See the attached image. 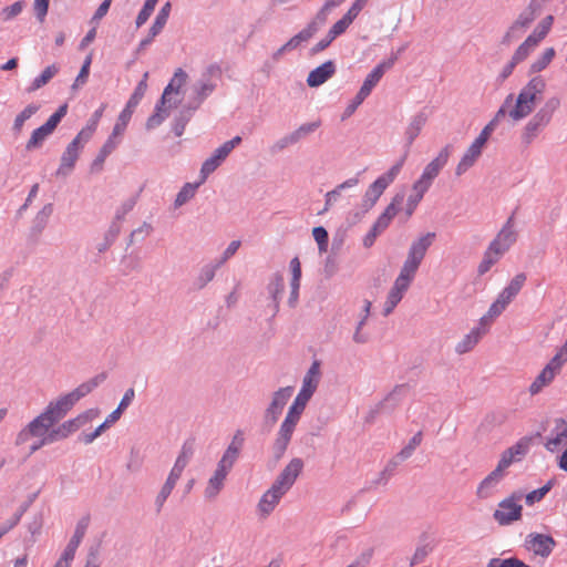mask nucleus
Here are the masks:
<instances>
[{"mask_svg":"<svg viewBox=\"0 0 567 567\" xmlns=\"http://www.w3.org/2000/svg\"><path fill=\"white\" fill-rule=\"evenodd\" d=\"M402 200H403V196L396 195L393 198L392 203L384 209L382 215H384L386 218L392 220L394 218V216L398 214V212H399L398 206L402 203Z\"/></svg>","mask_w":567,"mask_h":567,"instance_id":"obj_61","label":"nucleus"},{"mask_svg":"<svg viewBox=\"0 0 567 567\" xmlns=\"http://www.w3.org/2000/svg\"><path fill=\"white\" fill-rule=\"evenodd\" d=\"M187 73L183 69H177L174 73V76L167 84V86L164 89V92L162 94V104L165 105L166 103L172 102V94H178L182 86L187 81Z\"/></svg>","mask_w":567,"mask_h":567,"instance_id":"obj_29","label":"nucleus"},{"mask_svg":"<svg viewBox=\"0 0 567 567\" xmlns=\"http://www.w3.org/2000/svg\"><path fill=\"white\" fill-rule=\"evenodd\" d=\"M105 104H102L91 116L86 125L79 132L84 138H91L97 128L100 120L103 116Z\"/></svg>","mask_w":567,"mask_h":567,"instance_id":"obj_41","label":"nucleus"},{"mask_svg":"<svg viewBox=\"0 0 567 567\" xmlns=\"http://www.w3.org/2000/svg\"><path fill=\"white\" fill-rule=\"evenodd\" d=\"M516 238L513 217H511L489 245L492 250L496 249L499 255H504L514 245Z\"/></svg>","mask_w":567,"mask_h":567,"instance_id":"obj_16","label":"nucleus"},{"mask_svg":"<svg viewBox=\"0 0 567 567\" xmlns=\"http://www.w3.org/2000/svg\"><path fill=\"white\" fill-rule=\"evenodd\" d=\"M524 34L525 31L513 22L505 32L502 42L506 45H509L513 42L519 40Z\"/></svg>","mask_w":567,"mask_h":567,"instance_id":"obj_56","label":"nucleus"},{"mask_svg":"<svg viewBox=\"0 0 567 567\" xmlns=\"http://www.w3.org/2000/svg\"><path fill=\"white\" fill-rule=\"evenodd\" d=\"M303 468V462L302 460L296 457L292 458L288 465L282 470V472L279 474L277 480L275 481L274 485L278 486L284 492H288L293 483L296 482L297 477L301 473Z\"/></svg>","mask_w":567,"mask_h":567,"instance_id":"obj_15","label":"nucleus"},{"mask_svg":"<svg viewBox=\"0 0 567 567\" xmlns=\"http://www.w3.org/2000/svg\"><path fill=\"white\" fill-rule=\"evenodd\" d=\"M320 126V122L306 123L299 126L289 137L290 143H296L308 134H311Z\"/></svg>","mask_w":567,"mask_h":567,"instance_id":"obj_49","label":"nucleus"},{"mask_svg":"<svg viewBox=\"0 0 567 567\" xmlns=\"http://www.w3.org/2000/svg\"><path fill=\"white\" fill-rule=\"evenodd\" d=\"M554 17L546 16L534 29V31L518 45L511 60L501 72L502 80L507 79L514 71L515 66L526 60L529 54L538 47V44L547 37L551 30Z\"/></svg>","mask_w":567,"mask_h":567,"instance_id":"obj_2","label":"nucleus"},{"mask_svg":"<svg viewBox=\"0 0 567 567\" xmlns=\"http://www.w3.org/2000/svg\"><path fill=\"white\" fill-rule=\"evenodd\" d=\"M512 101L513 94L507 95L503 105L496 112L494 118L481 131L478 136L475 138L476 142L485 146L496 124L501 121L502 117L506 115V107H508L512 104Z\"/></svg>","mask_w":567,"mask_h":567,"instance_id":"obj_27","label":"nucleus"},{"mask_svg":"<svg viewBox=\"0 0 567 567\" xmlns=\"http://www.w3.org/2000/svg\"><path fill=\"white\" fill-rule=\"evenodd\" d=\"M298 422L299 419L288 414L286 415L274 443V453L277 458L281 457L286 452Z\"/></svg>","mask_w":567,"mask_h":567,"instance_id":"obj_13","label":"nucleus"},{"mask_svg":"<svg viewBox=\"0 0 567 567\" xmlns=\"http://www.w3.org/2000/svg\"><path fill=\"white\" fill-rule=\"evenodd\" d=\"M553 482L549 481L547 484H545L543 487L532 491L525 496V502L527 505L532 506L537 502H540L545 495L551 489Z\"/></svg>","mask_w":567,"mask_h":567,"instance_id":"obj_51","label":"nucleus"},{"mask_svg":"<svg viewBox=\"0 0 567 567\" xmlns=\"http://www.w3.org/2000/svg\"><path fill=\"white\" fill-rule=\"evenodd\" d=\"M171 3L166 2L157 13L152 27L150 28V33L152 34V38H155L165 27L171 13Z\"/></svg>","mask_w":567,"mask_h":567,"instance_id":"obj_38","label":"nucleus"},{"mask_svg":"<svg viewBox=\"0 0 567 567\" xmlns=\"http://www.w3.org/2000/svg\"><path fill=\"white\" fill-rule=\"evenodd\" d=\"M89 141V138H84L82 134L78 133V135L68 144L65 151L63 152L56 175L65 176L72 172L82 150L84 148V145Z\"/></svg>","mask_w":567,"mask_h":567,"instance_id":"obj_10","label":"nucleus"},{"mask_svg":"<svg viewBox=\"0 0 567 567\" xmlns=\"http://www.w3.org/2000/svg\"><path fill=\"white\" fill-rule=\"evenodd\" d=\"M434 238V233H427L411 245L408 257L400 270V274L396 277L391 290L389 291L384 305V316L390 315L396 305L402 300L404 293L415 277V274L426 254V250L432 245Z\"/></svg>","mask_w":567,"mask_h":567,"instance_id":"obj_1","label":"nucleus"},{"mask_svg":"<svg viewBox=\"0 0 567 567\" xmlns=\"http://www.w3.org/2000/svg\"><path fill=\"white\" fill-rule=\"evenodd\" d=\"M318 31V23L316 21L310 22L303 30L293 35L288 42L284 44V49L288 51L297 49L302 42L311 39Z\"/></svg>","mask_w":567,"mask_h":567,"instance_id":"obj_33","label":"nucleus"},{"mask_svg":"<svg viewBox=\"0 0 567 567\" xmlns=\"http://www.w3.org/2000/svg\"><path fill=\"white\" fill-rule=\"evenodd\" d=\"M432 550H433V547L429 544L419 546L412 556L411 565H416V564L422 563L430 555V553H432Z\"/></svg>","mask_w":567,"mask_h":567,"instance_id":"obj_58","label":"nucleus"},{"mask_svg":"<svg viewBox=\"0 0 567 567\" xmlns=\"http://www.w3.org/2000/svg\"><path fill=\"white\" fill-rule=\"evenodd\" d=\"M229 152L221 145L219 146L214 154L207 158L200 169L202 182L206 179V177L213 173L221 162L228 156Z\"/></svg>","mask_w":567,"mask_h":567,"instance_id":"obj_31","label":"nucleus"},{"mask_svg":"<svg viewBox=\"0 0 567 567\" xmlns=\"http://www.w3.org/2000/svg\"><path fill=\"white\" fill-rule=\"evenodd\" d=\"M405 162L403 156L396 164H394L386 173L378 177L367 189L364 194L363 205L365 208H372L378 199L381 197L386 187L394 182L400 174L402 166Z\"/></svg>","mask_w":567,"mask_h":567,"instance_id":"obj_7","label":"nucleus"},{"mask_svg":"<svg viewBox=\"0 0 567 567\" xmlns=\"http://www.w3.org/2000/svg\"><path fill=\"white\" fill-rule=\"evenodd\" d=\"M483 148L484 145L474 140L456 165L455 174L461 176L474 166L476 161L481 157Z\"/></svg>","mask_w":567,"mask_h":567,"instance_id":"obj_21","label":"nucleus"},{"mask_svg":"<svg viewBox=\"0 0 567 567\" xmlns=\"http://www.w3.org/2000/svg\"><path fill=\"white\" fill-rule=\"evenodd\" d=\"M527 544L529 550L542 557L549 556L556 545L551 536L543 534L530 535Z\"/></svg>","mask_w":567,"mask_h":567,"instance_id":"obj_22","label":"nucleus"},{"mask_svg":"<svg viewBox=\"0 0 567 567\" xmlns=\"http://www.w3.org/2000/svg\"><path fill=\"white\" fill-rule=\"evenodd\" d=\"M532 445V437L524 436L519 439L514 445L506 449L498 461L497 466L505 471L513 463L522 461L528 453Z\"/></svg>","mask_w":567,"mask_h":567,"instance_id":"obj_12","label":"nucleus"},{"mask_svg":"<svg viewBox=\"0 0 567 567\" xmlns=\"http://www.w3.org/2000/svg\"><path fill=\"white\" fill-rule=\"evenodd\" d=\"M147 80H148V72H145L143 74L142 80L138 82L136 87L134 89L133 94L128 99L126 105H128L130 109H136V106L140 104L141 100L145 95L147 91Z\"/></svg>","mask_w":567,"mask_h":567,"instance_id":"obj_42","label":"nucleus"},{"mask_svg":"<svg viewBox=\"0 0 567 567\" xmlns=\"http://www.w3.org/2000/svg\"><path fill=\"white\" fill-rule=\"evenodd\" d=\"M431 181L426 179L423 176H420V178L413 184V195L422 199L424 194L431 187Z\"/></svg>","mask_w":567,"mask_h":567,"instance_id":"obj_60","label":"nucleus"},{"mask_svg":"<svg viewBox=\"0 0 567 567\" xmlns=\"http://www.w3.org/2000/svg\"><path fill=\"white\" fill-rule=\"evenodd\" d=\"M539 12L540 11L538 9L532 8V6L528 4V7L519 13L514 23L526 32L538 17Z\"/></svg>","mask_w":567,"mask_h":567,"instance_id":"obj_40","label":"nucleus"},{"mask_svg":"<svg viewBox=\"0 0 567 567\" xmlns=\"http://www.w3.org/2000/svg\"><path fill=\"white\" fill-rule=\"evenodd\" d=\"M319 377H320V364L318 361L312 362L311 367L309 368L307 374L303 378L302 381V388L300 392L312 396L315 393L318 384H319Z\"/></svg>","mask_w":567,"mask_h":567,"instance_id":"obj_32","label":"nucleus"},{"mask_svg":"<svg viewBox=\"0 0 567 567\" xmlns=\"http://www.w3.org/2000/svg\"><path fill=\"white\" fill-rule=\"evenodd\" d=\"M230 468L231 467H229L220 462L218 463L215 474L209 480L207 487L205 489V494L207 497H215L220 492V489L224 485V481H225L228 472L230 471Z\"/></svg>","mask_w":567,"mask_h":567,"instance_id":"obj_30","label":"nucleus"},{"mask_svg":"<svg viewBox=\"0 0 567 567\" xmlns=\"http://www.w3.org/2000/svg\"><path fill=\"white\" fill-rule=\"evenodd\" d=\"M487 328L482 326L472 329L470 333L464 336V338L456 344L455 351L458 354L467 353L478 343V341L483 336L487 333Z\"/></svg>","mask_w":567,"mask_h":567,"instance_id":"obj_28","label":"nucleus"},{"mask_svg":"<svg viewBox=\"0 0 567 567\" xmlns=\"http://www.w3.org/2000/svg\"><path fill=\"white\" fill-rule=\"evenodd\" d=\"M202 183H203L202 181L199 183H197V184H189V183H187L181 189V192L177 194L176 199H175V205L176 206H182L187 200H189L195 195L196 188L198 187V185L202 184Z\"/></svg>","mask_w":567,"mask_h":567,"instance_id":"obj_52","label":"nucleus"},{"mask_svg":"<svg viewBox=\"0 0 567 567\" xmlns=\"http://www.w3.org/2000/svg\"><path fill=\"white\" fill-rule=\"evenodd\" d=\"M55 422L48 416V414L43 411L40 415H38L34 420H32L18 435L17 442L24 443L30 437L40 439L39 442L31 445V452L38 451L40 447L47 444H51L54 441H47V439L52 434V426Z\"/></svg>","mask_w":567,"mask_h":567,"instance_id":"obj_5","label":"nucleus"},{"mask_svg":"<svg viewBox=\"0 0 567 567\" xmlns=\"http://www.w3.org/2000/svg\"><path fill=\"white\" fill-rule=\"evenodd\" d=\"M522 497L523 495L520 493L515 492L501 501L497 505V509L493 514L494 519L502 526L519 520L523 512L520 505Z\"/></svg>","mask_w":567,"mask_h":567,"instance_id":"obj_8","label":"nucleus"},{"mask_svg":"<svg viewBox=\"0 0 567 567\" xmlns=\"http://www.w3.org/2000/svg\"><path fill=\"white\" fill-rule=\"evenodd\" d=\"M503 255H499L496 249L492 250V246L489 245L484 252V257L478 265V274L484 275L487 272L493 265H495Z\"/></svg>","mask_w":567,"mask_h":567,"instance_id":"obj_43","label":"nucleus"},{"mask_svg":"<svg viewBox=\"0 0 567 567\" xmlns=\"http://www.w3.org/2000/svg\"><path fill=\"white\" fill-rule=\"evenodd\" d=\"M396 55L390 56L386 61L378 64L365 78L361 89L358 92V102H363L371 93L373 87L379 83L384 72L391 69L396 62Z\"/></svg>","mask_w":567,"mask_h":567,"instance_id":"obj_11","label":"nucleus"},{"mask_svg":"<svg viewBox=\"0 0 567 567\" xmlns=\"http://www.w3.org/2000/svg\"><path fill=\"white\" fill-rule=\"evenodd\" d=\"M158 0H146L136 18V27H142L153 13Z\"/></svg>","mask_w":567,"mask_h":567,"instance_id":"obj_53","label":"nucleus"},{"mask_svg":"<svg viewBox=\"0 0 567 567\" xmlns=\"http://www.w3.org/2000/svg\"><path fill=\"white\" fill-rule=\"evenodd\" d=\"M506 307L503 306L502 302H499L497 299L491 305L486 315H484L480 320V326L487 328L489 330V327L495 318H497Z\"/></svg>","mask_w":567,"mask_h":567,"instance_id":"obj_45","label":"nucleus"},{"mask_svg":"<svg viewBox=\"0 0 567 567\" xmlns=\"http://www.w3.org/2000/svg\"><path fill=\"white\" fill-rule=\"evenodd\" d=\"M59 72V66L56 64H51L47 66L39 76H37L31 86L29 87V92H34L45 84L50 82V80L55 76Z\"/></svg>","mask_w":567,"mask_h":567,"instance_id":"obj_37","label":"nucleus"},{"mask_svg":"<svg viewBox=\"0 0 567 567\" xmlns=\"http://www.w3.org/2000/svg\"><path fill=\"white\" fill-rule=\"evenodd\" d=\"M545 90V81L540 76L533 78L519 92L512 104L506 107V115L514 122L527 117L535 109L538 96Z\"/></svg>","mask_w":567,"mask_h":567,"instance_id":"obj_3","label":"nucleus"},{"mask_svg":"<svg viewBox=\"0 0 567 567\" xmlns=\"http://www.w3.org/2000/svg\"><path fill=\"white\" fill-rule=\"evenodd\" d=\"M354 19L355 18L347 11V13L340 20H338L329 30L328 33L330 34V38L336 39L340 34H342L353 22Z\"/></svg>","mask_w":567,"mask_h":567,"instance_id":"obj_46","label":"nucleus"},{"mask_svg":"<svg viewBox=\"0 0 567 567\" xmlns=\"http://www.w3.org/2000/svg\"><path fill=\"white\" fill-rule=\"evenodd\" d=\"M285 494L286 492L272 484L259 501L258 508L260 513L265 516L269 515Z\"/></svg>","mask_w":567,"mask_h":567,"instance_id":"obj_25","label":"nucleus"},{"mask_svg":"<svg viewBox=\"0 0 567 567\" xmlns=\"http://www.w3.org/2000/svg\"><path fill=\"white\" fill-rule=\"evenodd\" d=\"M175 102L166 103L165 105L162 104V100L155 107L154 114H152L147 122H146V128L152 130L157 127L159 124L163 123V121L169 115L171 110L175 106Z\"/></svg>","mask_w":567,"mask_h":567,"instance_id":"obj_34","label":"nucleus"},{"mask_svg":"<svg viewBox=\"0 0 567 567\" xmlns=\"http://www.w3.org/2000/svg\"><path fill=\"white\" fill-rule=\"evenodd\" d=\"M336 72V65L332 61H327L312 70L308 78L307 84L310 87H317L329 80Z\"/></svg>","mask_w":567,"mask_h":567,"instance_id":"obj_24","label":"nucleus"},{"mask_svg":"<svg viewBox=\"0 0 567 567\" xmlns=\"http://www.w3.org/2000/svg\"><path fill=\"white\" fill-rule=\"evenodd\" d=\"M292 391L293 389L291 386H286L279 389L274 394L272 401L269 408L267 409V417L270 419L271 423L277 422L284 406L287 404L288 400L292 395Z\"/></svg>","mask_w":567,"mask_h":567,"instance_id":"obj_20","label":"nucleus"},{"mask_svg":"<svg viewBox=\"0 0 567 567\" xmlns=\"http://www.w3.org/2000/svg\"><path fill=\"white\" fill-rule=\"evenodd\" d=\"M103 380L104 375H99L85 383L80 384L70 393H66L55 401L50 402L44 412L56 423L66 415V413L81 398L89 394Z\"/></svg>","mask_w":567,"mask_h":567,"instance_id":"obj_4","label":"nucleus"},{"mask_svg":"<svg viewBox=\"0 0 567 567\" xmlns=\"http://www.w3.org/2000/svg\"><path fill=\"white\" fill-rule=\"evenodd\" d=\"M425 124V117L423 115L415 116L406 128V135L409 144H412L416 136L420 134L423 125Z\"/></svg>","mask_w":567,"mask_h":567,"instance_id":"obj_50","label":"nucleus"},{"mask_svg":"<svg viewBox=\"0 0 567 567\" xmlns=\"http://www.w3.org/2000/svg\"><path fill=\"white\" fill-rule=\"evenodd\" d=\"M567 442V422L563 419L555 420L550 435L545 442L547 451L557 452Z\"/></svg>","mask_w":567,"mask_h":567,"instance_id":"obj_17","label":"nucleus"},{"mask_svg":"<svg viewBox=\"0 0 567 567\" xmlns=\"http://www.w3.org/2000/svg\"><path fill=\"white\" fill-rule=\"evenodd\" d=\"M241 445H243V437L238 433L234 436L231 443L227 447L226 452L224 453V455L219 462L229 467H233V465L239 454V450L241 449Z\"/></svg>","mask_w":567,"mask_h":567,"instance_id":"obj_36","label":"nucleus"},{"mask_svg":"<svg viewBox=\"0 0 567 567\" xmlns=\"http://www.w3.org/2000/svg\"><path fill=\"white\" fill-rule=\"evenodd\" d=\"M402 200H403V196L396 195L393 198L392 203L384 209L382 215H384L386 218L392 220L394 218V216L398 214V212H399L398 206L402 203Z\"/></svg>","mask_w":567,"mask_h":567,"instance_id":"obj_62","label":"nucleus"},{"mask_svg":"<svg viewBox=\"0 0 567 567\" xmlns=\"http://www.w3.org/2000/svg\"><path fill=\"white\" fill-rule=\"evenodd\" d=\"M194 454V446L193 443H185L182 447V451L167 477L168 482H172L176 485L177 481L179 480L184 468L188 464L190 457Z\"/></svg>","mask_w":567,"mask_h":567,"instance_id":"obj_23","label":"nucleus"},{"mask_svg":"<svg viewBox=\"0 0 567 567\" xmlns=\"http://www.w3.org/2000/svg\"><path fill=\"white\" fill-rule=\"evenodd\" d=\"M66 112H68V105L66 104L61 105L48 118V121L43 125L35 128L32 132L29 141L27 142V145H25L27 150L32 151V150L41 147L43 142L53 133V131L56 128L58 124L65 116Z\"/></svg>","mask_w":567,"mask_h":567,"instance_id":"obj_9","label":"nucleus"},{"mask_svg":"<svg viewBox=\"0 0 567 567\" xmlns=\"http://www.w3.org/2000/svg\"><path fill=\"white\" fill-rule=\"evenodd\" d=\"M451 153H452V146L445 145L440 151L437 156L425 166L421 176L433 182L440 174L441 169L446 165V163L451 156Z\"/></svg>","mask_w":567,"mask_h":567,"instance_id":"obj_19","label":"nucleus"},{"mask_svg":"<svg viewBox=\"0 0 567 567\" xmlns=\"http://www.w3.org/2000/svg\"><path fill=\"white\" fill-rule=\"evenodd\" d=\"M310 398H311L310 395L299 392L297 398L295 399L292 405L289 408V411L287 414L300 420V416H301L308 401L310 400Z\"/></svg>","mask_w":567,"mask_h":567,"instance_id":"obj_47","label":"nucleus"},{"mask_svg":"<svg viewBox=\"0 0 567 567\" xmlns=\"http://www.w3.org/2000/svg\"><path fill=\"white\" fill-rule=\"evenodd\" d=\"M539 12L540 11L538 9L532 8V6L528 4V7L519 13L514 23L526 32L538 17Z\"/></svg>","mask_w":567,"mask_h":567,"instance_id":"obj_39","label":"nucleus"},{"mask_svg":"<svg viewBox=\"0 0 567 567\" xmlns=\"http://www.w3.org/2000/svg\"><path fill=\"white\" fill-rule=\"evenodd\" d=\"M526 281V275L525 274H517L506 286L503 290L506 291V293L511 295L513 298H515Z\"/></svg>","mask_w":567,"mask_h":567,"instance_id":"obj_54","label":"nucleus"},{"mask_svg":"<svg viewBox=\"0 0 567 567\" xmlns=\"http://www.w3.org/2000/svg\"><path fill=\"white\" fill-rule=\"evenodd\" d=\"M91 62H92V56L87 55L73 85H72V89H78L86 83L89 74H90Z\"/></svg>","mask_w":567,"mask_h":567,"instance_id":"obj_55","label":"nucleus"},{"mask_svg":"<svg viewBox=\"0 0 567 567\" xmlns=\"http://www.w3.org/2000/svg\"><path fill=\"white\" fill-rule=\"evenodd\" d=\"M504 472L498 466L495 467L477 486L476 496L481 499L489 498L494 495L497 485L504 477Z\"/></svg>","mask_w":567,"mask_h":567,"instance_id":"obj_18","label":"nucleus"},{"mask_svg":"<svg viewBox=\"0 0 567 567\" xmlns=\"http://www.w3.org/2000/svg\"><path fill=\"white\" fill-rule=\"evenodd\" d=\"M555 56V50L554 48H547L540 56H538L529 68L530 73H538L546 69L548 64L553 61Z\"/></svg>","mask_w":567,"mask_h":567,"instance_id":"obj_44","label":"nucleus"},{"mask_svg":"<svg viewBox=\"0 0 567 567\" xmlns=\"http://www.w3.org/2000/svg\"><path fill=\"white\" fill-rule=\"evenodd\" d=\"M567 363V339L563 347L558 349L556 354L538 373L535 380L529 385V393L536 395L543 391L544 388L551 384L555 378L560 373L563 367Z\"/></svg>","mask_w":567,"mask_h":567,"instance_id":"obj_6","label":"nucleus"},{"mask_svg":"<svg viewBox=\"0 0 567 567\" xmlns=\"http://www.w3.org/2000/svg\"><path fill=\"white\" fill-rule=\"evenodd\" d=\"M174 487H175V484H173L172 482H168L166 480L159 494L156 497V504H157L158 508H161L163 506V504L165 503V501L167 499V497L169 496V494L172 493Z\"/></svg>","mask_w":567,"mask_h":567,"instance_id":"obj_63","label":"nucleus"},{"mask_svg":"<svg viewBox=\"0 0 567 567\" xmlns=\"http://www.w3.org/2000/svg\"><path fill=\"white\" fill-rule=\"evenodd\" d=\"M390 223L391 220L381 214L372 226L373 237H377L379 234L385 230Z\"/></svg>","mask_w":567,"mask_h":567,"instance_id":"obj_64","label":"nucleus"},{"mask_svg":"<svg viewBox=\"0 0 567 567\" xmlns=\"http://www.w3.org/2000/svg\"><path fill=\"white\" fill-rule=\"evenodd\" d=\"M487 567H529L524 561L517 558L499 559L493 558L489 560Z\"/></svg>","mask_w":567,"mask_h":567,"instance_id":"obj_57","label":"nucleus"},{"mask_svg":"<svg viewBox=\"0 0 567 567\" xmlns=\"http://www.w3.org/2000/svg\"><path fill=\"white\" fill-rule=\"evenodd\" d=\"M86 421L85 416H78L75 419L65 421L61 425L52 429V434L47 439V441H59L68 437L71 433L75 432L80 429Z\"/></svg>","mask_w":567,"mask_h":567,"instance_id":"obj_26","label":"nucleus"},{"mask_svg":"<svg viewBox=\"0 0 567 567\" xmlns=\"http://www.w3.org/2000/svg\"><path fill=\"white\" fill-rule=\"evenodd\" d=\"M550 115L544 111L536 113L524 126L520 140L525 146H528L549 123Z\"/></svg>","mask_w":567,"mask_h":567,"instance_id":"obj_14","label":"nucleus"},{"mask_svg":"<svg viewBox=\"0 0 567 567\" xmlns=\"http://www.w3.org/2000/svg\"><path fill=\"white\" fill-rule=\"evenodd\" d=\"M312 235L315 240L318 243L319 249L321 251H326L328 246L327 230L323 227H315L312 230Z\"/></svg>","mask_w":567,"mask_h":567,"instance_id":"obj_59","label":"nucleus"},{"mask_svg":"<svg viewBox=\"0 0 567 567\" xmlns=\"http://www.w3.org/2000/svg\"><path fill=\"white\" fill-rule=\"evenodd\" d=\"M39 110V106L38 105H34V104H30L28 105L27 107H24L23 111H21L17 117L14 118V122H13V130L17 132V133H20L22 127H23V124L27 120H29L34 113H37V111Z\"/></svg>","mask_w":567,"mask_h":567,"instance_id":"obj_48","label":"nucleus"},{"mask_svg":"<svg viewBox=\"0 0 567 567\" xmlns=\"http://www.w3.org/2000/svg\"><path fill=\"white\" fill-rule=\"evenodd\" d=\"M83 537H84V528L78 527L73 537L69 542L66 548L64 549L60 560H64L71 565V561L73 560V558L75 556V551H76L80 543L82 542Z\"/></svg>","mask_w":567,"mask_h":567,"instance_id":"obj_35","label":"nucleus"}]
</instances>
